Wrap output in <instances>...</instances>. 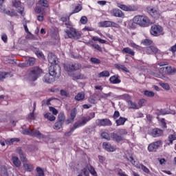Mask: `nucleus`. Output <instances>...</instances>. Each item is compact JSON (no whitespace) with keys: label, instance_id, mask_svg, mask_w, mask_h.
Returning a JSON list of instances; mask_svg holds the SVG:
<instances>
[{"label":"nucleus","instance_id":"41","mask_svg":"<svg viewBox=\"0 0 176 176\" xmlns=\"http://www.w3.org/2000/svg\"><path fill=\"white\" fill-rule=\"evenodd\" d=\"M82 9H83V7H82V5L78 4L73 10L72 14H75V13H79V12H80V10H82Z\"/></svg>","mask_w":176,"mask_h":176},{"label":"nucleus","instance_id":"35","mask_svg":"<svg viewBox=\"0 0 176 176\" xmlns=\"http://www.w3.org/2000/svg\"><path fill=\"white\" fill-rule=\"evenodd\" d=\"M20 142V139L16 138L6 140V144H7V145H13L14 142Z\"/></svg>","mask_w":176,"mask_h":176},{"label":"nucleus","instance_id":"52","mask_svg":"<svg viewBox=\"0 0 176 176\" xmlns=\"http://www.w3.org/2000/svg\"><path fill=\"white\" fill-rule=\"evenodd\" d=\"M168 140H169V142H170V145H173V141L176 140L175 135H170L168 136Z\"/></svg>","mask_w":176,"mask_h":176},{"label":"nucleus","instance_id":"11","mask_svg":"<svg viewBox=\"0 0 176 176\" xmlns=\"http://www.w3.org/2000/svg\"><path fill=\"white\" fill-rule=\"evenodd\" d=\"M12 6L16 8V11L21 16H25L24 7L21 5V1H20V0L12 1Z\"/></svg>","mask_w":176,"mask_h":176},{"label":"nucleus","instance_id":"29","mask_svg":"<svg viewBox=\"0 0 176 176\" xmlns=\"http://www.w3.org/2000/svg\"><path fill=\"white\" fill-rule=\"evenodd\" d=\"M127 118L124 117H120L119 119L116 120V126H123L126 123Z\"/></svg>","mask_w":176,"mask_h":176},{"label":"nucleus","instance_id":"15","mask_svg":"<svg viewBox=\"0 0 176 176\" xmlns=\"http://www.w3.org/2000/svg\"><path fill=\"white\" fill-rule=\"evenodd\" d=\"M77 112L78 111L76 110V108L72 109L70 112V118L65 120V124H69L70 123L74 122V120H75V118H76Z\"/></svg>","mask_w":176,"mask_h":176},{"label":"nucleus","instance_id":"4","mask_svg":"<svg viewBox=\"0 0 176 176\" xmlns=\"http://www.w3.org/2000/svg\"><path fill=\"white\" fill-rule=\"evenodd\" d=\"M67 36L65 38H69L70 39H80L82 36V32L77 31L76 29L73 27H68L65 30Z\"/></svg>","mask_w":176,"mask_h":176},{"label":"nucleus","instance_id":"5","mask_svg":"<svg viewBox=\"0 0 176 176\" xmlns=\"http://www.w3.org/2000/svg\"><path fill=\"white\" fill-rule=\"evenodd\" d=\"M150 34L153 36H161L164 35V29L160 25H153L150 29Z\"/></svg>","mask_w":176,"mask_h":176},{"label":"nucleus","instance_id":"45","mask_svg":"<svg viewBox=\"0 0 176 176\" xmlns=\"http://www.w3.org/2000/svg\"><path fill=\"white\" fill-rule=\"evenodd\" d=\"M72 77L74 78V79H86V77L84 76V74H82L80 73H78L77 74H73Z\"/></svg>","mask_w":176,"mask_h":176},{"label":"nucleus","instance_id":"64","mask_svg":"<svg viewBox=\"0 0 176 176\" xmlns=\"http://www.w3.org/2000/svg\"><path fill=\"white\" fill-rule=\"evenodd\" d=\"M118 174L119 176H128L127 174H126L125 172H123L122 169H120V170L118 172Z\"/></svg>","mask_w":176,"mask_h":176},{"label":"nucleus","instance_id":"33","mask_svg":"<svg viewBox=\"0 0 176 176\" xmlns=\"http://www.w3.org/2000/svg\"><path fill=\"white\" fill-rule=\"evenodd\" d=\"M44 118L50 120V122H54L56 120V116L51 113H47L44 115Z\"/></svg>","mask_w":176,"mask_h":176},{"label":"nucleus","instance_id":"36","mask_svg":"<svg viewBox=\"0 0 176 176\" xmlns=\"http://www.w3.org/2000/svg\"><path fill=\"white\" fill-rule=\"evenodd\" d=\"M34 52L37 56L38 58H45V55H43V53L39 50L38 48H34Z\"/></svg>","mask_w":176,"mask_h":176},{"label":"nucleus","instance_id":"16","mask_svg":"<svg viewBox=\"0 0 176 176\" xmlns=\"http://www.w3.org/2000/svg\"><path fill=\"white\" fill-rule=\"evenodd\" d=\"M160 71H164L166 75H174L176 74V67L173 68L171 66L161 67Z\"/></svg>","mask_w":176,"mask_h":176},{"label":"nucleus","instance_id":"1","mask_svg":"<svg viewBox=\"0 0 176 176\" xmlns=\"http://www.w3.org/2000/svg\"><path fill=\"white\" fill-rule=\"evenodd\" d=\"M91 116H83L81 118L80 120L78 121L77 122H75L74 126L70 129V131L66 132L65 133V137H71L72 135V133L76 130V129H79V127H83V126H85L88 122H90L91 119L94 118H96V113L92 112L91 113Z\"/></svg>","mask_w":176,"mask_h":176},{"label":"nucleus","instance_id":"6","mask_svg":"<svg viewBox=\"0 0 176 176\" xmlns=\"http://www.w3.org/2000/svg\"><path fill=\"white\" fill-rule=\"evenodd\" d=\"M23 134L25 135H30V137H36V138H45V135L39 131L31 129H25L23 131Z\"/></svg>","mask_w":176,"mask_h":176},{"label":"nucleus","instance_id":"37","mask_svg":"<svg viewBox=\"0 0 176 176\" xmlns=\"http://www.w3.org/2000/svg\"><path fill=\"white\" fill-rule=\"evenodd\" d=\"M58 122H60V123H64L65 122V114L64 112L59 113L58 116Z\"/></svg>","mask_w":176,"mask_h":176},{"label":"nucleus","instance_id":"8","mask_svg":"<svg viewBox=\"0 0 176 176\" xmlns=\"http://www.w3.org/2000/svg\"><path fill=\"white\" fill-rule=\"evenodd\" d=\"M118 8L121 9V10H124V12H137L138 10V6L135 5H124L120 3H117Z\"/></svg>","mask_w":176,"mask_h":176},{"label":"nucleus","instance_id":"43","mask_svg":"<svg viewBox=\"0 0 176 176\" xmlns=\"http://www.w3.org/2000/svg\"><path fill=\"white\" fill-rule=\"evenodd\" d=\"M128 104H129V108H131V109H138V106H137L136 102L129 100L128 102Z\"/></svg>","mask_w":176,"mask_h":176},{"label":"nucleus","instance_id":"23","mask_svg":"<svg viewBox=\"0 0 176 176\" xmlns=\"http://www.w3.org/2000/svg\"><path fill=\"white\" fill-rule=\"evenodd\" d=\"M109 82L110 83H113V85H118L120 83L122 80H120V77L119 75H114L110 77Z\"/></svg>","mask_w":176,"mask_h":176},{"label":"nucleus","instance_id":"59","mask_svg":"<svg viewBox=\"0 0 176 176\" xmlns=\"http://www.w3.org/2000/svg\"><path fill=\"white\" fill-rule=\"evenodd\" d=\"M80 22L82 24H87V16H82L80 19Z\"/></svg>","mask_w":176,"mask_h":176},{"label":"nucleus","instance_id":"56","mask_svg":"<svg viewBox=\"0 0 176 176\" xmlns=\"http://www.w3.org/2000/svg\"><path fill=\"white\" fill-rule=\"evenodd\" d=\"M141 169L144 171V173H146V174H149L151 173L149 168L145 166V165H141Z\"/></svg>","mask_w":176,"mask_h":176},{"label":"nucleus","instance_id":"47","mask_svg":"<svg viewBox=\"0 0 176 176\" xmlns=\"http://www.w3.org/2000/svg\"><path fill=\"white\" fill-rule=\"evenodd\" d=\"M36 171L37 172L36 176H45V172L43 171V169L41 167H37L36 168Z\"/></svg>","mask_w":176,"mask_h":176},{"label":"nucleus","instance_id":"34","mask_svg":"<svg viewBox=\"0 0 176 176\" xmlns=\"http://www.w3.org/2000/svg\"><path fill=\"white\" fill-rule=\"evenodd\" d=\"M110 75L108 70H104L98 74V78H109Z\"/></svg>","mask_w":176,"mask_h":176},{"label":"nucleus","instance_id":"3","mask_svg":"<svg viewBox=\"0 0 176 176\" xmlns=\"http://www.w3.org/2000/svg\"><path fill=\"white\" fill-rule=\"evenodd\" d=\"M133 21L135 24L140 25V27H149L151 24V20L148 16L144 15H136L133 18Z\"/></svg>","mask_w":176,"mask_h":176},{"label":"nucleus","instance_id":"17","mask_svg":"<svg viewBox=\"0 0 176 176\" xmlns=\"http://www.w3.org/2000/svg\"><path fill=\"white\" fill-rule=\"evenodd\" d=\"M16 153L19 155V157L22 163H27V162H28V160H27V157L25 156V154H24L21 147H18L16 148Z\"/></svg>","mask_w":176,"mask_h":176},{"label":"nucleus","instance_id":"57","mask_svg":"<svg viewBox=\"0 0 176 176\" xmlns=\"http://www.w3.org/2000/svg\"><path fill=\"white\" fill-rule=\"evenodd\" d=\"M42 10H43V8L41 6H36L34 8V11L36 12V13H37V14H41L42 13Z\"/></svg>","mask_w":176,"mask_h":176},{"label":"nucleus","instance_id":"61","mask_svg":"<svg viewBox=\"0 0 176 176\" xmlns=\"http://www.w3.org/2000/svg\"><path fill=\"white\" fill-rule=\"evenodd\" d=\"M60 96H62V97H69V94L67 93L65 90L61 89Z\"/></svg>","mask_w":176,"mask_h":176},{"label":"nucleus","instance_id":"42","mask_svg":"<svg viewBox=\"0 0 176 176\" xmlns=\"http://www.w3.org/2000/svg\"><path fill=\"white\" fill-rule=\"evenodd\" d=\"M116 68H117V69H121V71H124V72H129V69L124 65L116 64Z\"/></svg>","mask_w":176,"mask_h":176},{"label":"nucleus","instance_id":"9","mask_svg":"<svg viewBox=\"0 0 176 176\" xmlns=\"http://www.w3.org/2000/svg\"><path fill=\"white\" fill-rule=\"evenodd\" d=\"M158 52H159V49H157V47L155 45H150L148 47H143L142 50V53H143V54H148V55L156 54Z\"/></svg>","mask_w":176,"mask_h":176},{"label":"nucleus","instance_id":"55","mask_svg":"<svg viewBox=\"0 0 176 176\" xmlns=\"http://www.w3.org/2000/svg\"><path fill=\"white\" fill-rule=\"evenodd\" d=\"M101 137L102 138H104V140H107L108 141H109L110 138H109V134L107 132H103L101 133Z\"/></svg>","mask_w":176,"mask_h":176},{"label":"nucleus","instance_id":"13","mask_svg":"<svg viewBox=\"0 0 176 176\" xmlns=\"http://www.w3.org/2000/svg\"><path fill=\"white\" fill-rule=\"evenodd\" d=\"M162 145V140H157L148 144L147 149L148 152H156Z\"/></svg>","mask_w":176,"mask_h":176},{"label":"nucleus","instance_id":"63","mask_svg":"<svg viewBox=\"0 0 176 176\" xmlns=\"http://www.w3.org/2000/svg\"><path fill=\"white\" fill-rule=\"evenodd\" d=\"M169 52H171V53H173V54H174L175 53V52H176V43L173 46L170 47V48L169 49Z\"/></svg>","mask_w":176,"mask_h":176},{"label":"nucleus","instance_id":"53","mask_svg":"<svg viewBox=\"0 0 176 176\" xmlns=\"http://www.w3.org/2000/svg\"><path fill=\"white\" fill-rule=\"evenodd\" d=\"M51 101H53V98H50L47 100H43L42 105H52Z\"/></svg>","mask_w":176,"mask_h":176},{"label":"nucleus","instance_id":"18","mask_svg":"<svg viewBox=\"0 0 176 176\" xmlns=\"http://www.w3.org/2000/svg\"><path fill=\"white\" fill-rule=\"evenodd\" d=\"M111 16H114V17H124V14L121 10L118 8H113L110 12Z\"/></svg>","mask_w":176,"mask_h":176},{"label":"nucleus","instance_id":"62","mask_svg":"<svg viewBox=\"0 0 176 176\" xmlns=\"http://www.w3.org/2000/svg\"><path fill=\"white\" fill-rule=\"evenodd\" d=\"M161 86L165 90H169L170 89V85L168 83H162V84H161Z\"/></svg>","mask_w":176,"mask_h":176},{"label":"nucleus","instance_id":"14","mask_svg":"<svg viewBox=\"0 0 176 176\" xmlns=\"http://www.w3.org/2000/svg\"><path fill=\"white\" fill-rule=\"evenodd\" d=\"M47 60H48V63H50L51 65L58 64V58H57V56L53 52H50L48 54Z\"/></svg>","mask_w":176,"mask_h":176},{"label":"nucleus","instance_id":"20","mask_svg":"<svg viewBox=\"0 0 176 176\" xmlns=\"http://www.w3.org/2000/svg\"><path fill=\"white\" fill-rule=\"evenodd\" d=\"M151 135L154 138H156L157 137H162V135H163V130L159 128H155L151 131Z\"/></svg>","mask_w":176,"mask_h":176},{"label":"nucleus","instance_id":"38","mask_svg":"<svg viewBox=\"0 0 176 176\" xmlns=\"http://www.w3.org/2000/svg\"><path fill=\"white\" fill-rule=\"evenodd\" d=\"M153 43V41L148 38H145L142 41L141 44L144 45V46H151Z\"/></svg>","mask_w":176,"mask_h":176},{"label":"nucleus","instance_id":"7","mask_svg":"<svg viewBox=\"0 0 176 176\" xmlns=\"http://www.w3.org/2000/svg\"><path fill=\"white\" fill-rule=\"evenodd\" d=\"M49 72L52 76L60 78V76H61V67L58 65V63L56 65H51L49 67Z\"/></svg>","mask_w":176,"mask_h":176},{"label":"nucleus","instance_id":"21","mask_svg":"<svg viewBox=\"0 0 176 176\" xmlns=\"http://www.w3.org/2000/svg\"><path fill=\"white\" fill-rule=\"evenodd\" d=\"M54 78L56 77L52 76V74H50V72H49L48 74H46L44 76L43 80V82H45V83H53V82L55 80Z\"/></svg>","mask_w":176,"mask_h":176},{"label":"nucleus","instance_id":"27","mask_svg":"<svg viewBox=\"0 0 176 176\" xmlns=\"http://www.w3.org/2000/svg\"><path fill=\"white\" fill-rule=\"evenodd\" d=\"M23 167L25 171H27L28 173H31V171H33L34 168V164L28 163H23Z\"/></svg>","mask_w":176,"mask_h":176},{"label":"nucleus","instance_id":"54","mask_svg":"<svg viewBox=\"0 0 176 176\" xmlns=\"http://www.w3.org/2000/svg\"><path fill=\"white\" fill-rule=\"evenodd\" d=\"M49 109L52 113V115H57L58 113V110L53 107H50Z\"/></svg>","mask_w":176,"mask_h":176},{"label":"nucleus","instance_id":"28","mask_svg":"<svg viewBox=\"0 0 176 176\" xmlns=\"http://www.w3.org/2000/svg\"><path fill=\"white\" fill-rule=\"evenodd\" d=\"M85 97H86V94L85 92L81 91L77 94V95L74 97V100L76 101H83V100H85Z\"/></svg>","mask_w":176,"mask_h":176},{"label":"nucleus","instance_id":"50","mask_svg":"<svg viewBox=\"0 0 176 176\" xmlns=\"http://www.w3.org/2000/svg\"><path fill=\"white\" fill-rule=\"evenodd\" d=\"M90 61L92 64H101V60L97 58L92 57L90 58Z\"/></svg>","mask_w":176,"mask_h":176},{"label":"nucleus","instance_id":"32","mask_svg":"<svg viewBox=\"0 0 176 176\" xmlns=\"http://www.w3.org/2000/svg\"><path fill=\"white\" fill-rule=\"evenodd\" d=\"M99 27H102L103 28H108L111 27V21H104L99 23Z\"/></svg>","mask_w":176,"mask_h":176},{"label":"nucleus","instance_id":"44","mask_svg":"<svg viewBox=\"0 0 176 176\" xmlns=\"http://www.w3.org/2000/svg\"><path fill=\"white\" fill-rule=\"evenodd\" d=\"M26 64L28 65V67H30L31 65H34V64H35V58H29L28 60H26Z\"/></svg>","mask_w":176,"mask_h":176},{"label":"nucleus","instance_id":"30","mask_svg":"<svg viewBox=\"0 0 176 176\" xmlns=\"http://www.w3.org/2000/svg\"><path fill=\"white\" fill-rule=\"evenodd\" d=\"M12 162L14 166H15V167H20V166H21V162L16 156H13L12 157Z\"/></svg>","mask_w":176,"mask_h":176},{"label":"nucleus","instance_id":"10","mask_svg":"<svg viewBox=\"0 0 176 176\" xmlns=\"http://www.w3.org/2000/svg\"><path fill=\"white\" fill-rule=\"evenodd\" d=\"M64 69L67 72H74V71H78L80 69V65L79 63H70L64 65Z\"/></svg>","mask_w":176,"mask_h":176},{"label":"nucleus","instance_id":"39","mask_svg":"<svg viewBox=\"0 0 176 176\" xmlns=\"http://www.w3.org/2000/svg\"><path fill=\"white\" fill-rule=\"evenodd\" d=\"M38 5L42 8H49V1L47 0H39Z\"/></svg>","mask_w":176,"mask_h":176},{"label":"nucleus","instance_id":"22","mask_svg":"<svg viewBox=\"0 0 176 176\" xmlns=\"http://www.w3.org/2000/svg\"><path fill=\"white\" fill-rule=\"evenodd\" d=\"M170 113H172V115H175L176 113H175V111H174L171 113V111H168L166 109H163L157 110V116H164V115H170Z\"/></svg>","mask_w":176,"mask_h":176},{"label":"nucleus","instance_id":"51","mask_svg":"<svg viewBox=\"0 0 176 176\" xmlns=\"http://www.w3.org/2000/svg\"><path fill=\"white\" fill-rule=\"evenodd\" d=\"M117 133H118L119 135H126V134H127V131L126 129H118L117 131Z\"/></svg>","mask_w":176,"mask_h":176},{"label":"nucleus","instance_id":"58","mask_svg":"<svg viewBox=\"0 0 176 176\" xmlns=\"http://www.w3.org/2000/svg\"><path fill=\"white\" fill-rule=\"evenodd\" d=\"M160 122L162 124V129H167V123H166V120L164 118H162Z\"/></svg>","mask_w":176,"mask_h":176},{"label":"nucleus","instance_id":"19","mask_svg":"<svg viewBox=\"0 0 176 176\" xmlns=\"http://www.w3.org/2000/svg\"><path fill=\"white\" fill-rule=\"evenodd\" d=\"M148 10L151 16H152V17H153V19H159L160 17V12H159V10H157L156 8H148Z\"/></svg>","mask_w":176,"mask_h":176},{"label":"nucleus","instance_id":"26","mask_svg":"<svg viewBox=\"0 0 176 176\" xmlns=\"http://www.w3.org/2000/svg\"><path fill=\"white\" fill-rule=\"evenodd\" d=\"M103 148L107 151V152H115L116 149L115 147L112 146V144L108 143V142H103Z\"/></svg>","mask_w":176,"mask_h":176},{"label":"nucleus","instance_id":"24","mask_svg":"<svg viewBox=\"0 0 176 176\" xmlns=\"http://www.w3.org/2000/svg\"><path fill=\"white\" fill-rule=\"evenodd\" d=\"M122 52V53H125V54H129L130 57H134V56H135V52L129 47L123 48Z\"/></svg>","mask_w":176,"mask_h":176},{"label":"nucleus","instance_id":"2","mask_svg":"<svg viewBox=\"0 0 176 176\" xmlns=\"http://www.w3.org/2000/svg\"><path fill=\"white\" fill-rule=\"evenodd\" d=\"M43 74V71L39 67H34L29 69L27 72V78L30 82H35Z\"/></svg>","mask_w":176,"mask_h":176},{"label":"nucleus","instance_id":"48","mask_svg":"<svg viewBox=\"0 0 176 176\" xmlns=\"http://www.w3.org/2000/svg\"><path fill=\"white\" fill-rule=\"evenodd\" d=\"M88 170H89L90 174H91V175L98 176L97 172L96 171V169L94 168V167H93V166L90 165Z\"/></svg>","mask_w":176,"mask_h":176},{"label":"nucleus","instance_id":"31","mask_svg":"<svg viewBox=\"0 0 176 176\" xmlns=\"http://www.w3.org/2000/svg\"><path fill=\"white\" fill-rule=\"evenodd\" d=\"M111 137L116 141V142H120V141H123V138L118 133H112Z\"/></svg>","mask_w":176,"mask_h":176},{"label":"nucleus","instance_id":"12","mask_svg":"<svg viewBox=\"0 0 176 176\" xmlns=\"http://www.w3.org/2000/svg\"><path fill=\"white\" fill-rule=\"evenodd\" d=\"M96 126L99 127H105L106 126H112V122L108 118L97 119L95 122Z\"/></svg>","mask_w":176,"mask_h":176},{"label":"nucleus","instance_id":"25","mask_svg":"<svg viewBox=\"0 0 176 176\" xmlns=\"http://www.w3.org/2000/svg\"><path fill=\"white\" fill-rule=\"evenodd\" d=\"M69 17H71V14L70 15H63L61 18H60V21H62L63 23H65V25H67V27H71V21H69Z\"/></svg>","mask_w":176,"mask_h":176},{"label":"nucleus","instance_id":"49","mask_svg":"<svg viewBox=\"0 0 176 176\" xmlns=\"http://www.w3.org/2000/svg\"><path fill=\"white\" fill-rule=\"evenodd\" d=\"M144 94L146 97H155V92H153L152 91L146 90V91H144Z\"/></svg>","mask_w":176,"mask_h":176},{"label":"nucleus","instance_id":"40","mask_svg":"<svg viewBox=\"0 0 176 176\" xmlns=\"http://www.w3.org/2000/svg\"><path fill=\"white\" fill-rule=\"evenodd\" d=\"M129 46H131V47H133V49H136V50L140 51L141 53H142L143 47L137 45L135 43H130Z\"/></svg>","mask_w":176,"mask_h":176},{"label":"nucleus","instance_id":"60","mask_svg":"<svg viewBox=\"0 0 176 176\" xmlns=\"http://www.w3.org/2000/svg\"><path fill=\"white\" fill-rule=\"evenodd\" d=\"M146 102V100L145 99H140L138 101V105L141 108L142 107H144V104Z\"/></svg>","mask_w":176,"mask_h":176},{"label":"nucleus","instance_id":"46","mask_svg":"<svg viewBox=\"0 0 176 176\" xmlns=\"http://www.w3.org/2000/svg\"><path fill=\"white\" fill-rule=\"evenodd\" d=\"M63 122H60V121H57L54 124V130H60V129H61V127H63Z\"/></svg>","mask_w":176,"mask_h":176}]
</instances>
